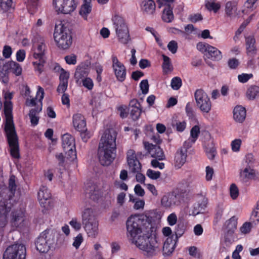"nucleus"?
Listing matches in <instances>:
<instances>
[{
	"label": "nucleus",
	"instance_id": "obj_36",
	"mask_svg": "<svg viewBox=\"0 0 259 259\" xmlns=\"http://www.w3.org/2000/svg\"><path fill=\"white\" fill-rule=\"evenodd\" d=\"M259 94V87L257 85L250 86L246 92L247 99L254 100Z\"/></svg>",
	"mask_w": 259,
	"mask_h": 259
},
{
	"label": "nucleus",
	"instance_id": "obj_56",
	"mask_svg": "<svg viewBox=\"0 0 259 259\" xmlns=\"http://www.w3.org/2000/svg\"><path fill=\"white\" fill-rule=\"evenodd\" d=\"M188 19L192 23H196L203 20V17L200 13L192 14L189 16Z\"/></svg>",
	"mask_w": 259,
	"mask_h": 259
},
{
	"label": "nucleus",
	"instance_id": "obj_4",
	"mask_svg": "<svg viewBox=\"0 0 259 259\" xmlns=\"http://www.w3.org/2000/svg\"><path fill=\"white\" fill-rule=\"evenodd\" d=\"M54 38L58 47L61 49L66 50L72 45V32L69 28L61 25L60 28L56 26Z\"/></svg>",
	"mask_w": 259,
	"mask_h": 259
},
{
	"label": "nucleus",
	"instance_id": "obj_42",
	"mask_svg": "<svg viewBox=\"0 0 259 259\" xmlns=\"http://www.w3.org/2000/svg\"><path fill=\"white\" fill-rule=\"evenodd\" d=\"M36 62H33V64L35 71L38 72V74H41L44 69V64L46 63V59H37Z\"/></svg>",
	"mask_w": 259,
	"mask_h": 259
},
{
	"label": "nucleus",
	"instance_id": "obj_53",
	"mask_svg": "<svg viewBox=\"0 0 259 259\" xmlns=\"http://www.w3.org/2000/svg\"><path fill=\"white\" fill-rule=\"evenodd\" d=\"M251 78H253V74L251 73H242L238 75V80L242 83H246Z\"/></svg>",
	"mask_w": 259,
	"mask_h": 259
},
{
	"label": "nucleus",
	"instance_id": "obj_62",
	"mask_svg": "<svg viewBox=\"0 0 259 259\" xmlns=\"http://www.w3.org/2000/svg\"><path fill=\"white\" fill-rule=\"evenodd\" d=\"M167 48L168 50L170 51L171 52V53H176L178 48V44L177 41L175 40H171L168 44Z\"/></svg>",
	"mask_w": 259,
	"mask_h": 259
},
{
	"label": "nucleus",
	"instance_id": "obj_43",
	"mask_svg": "<svg viewBox=\"0 0 259 259\" xmlns=\"http://www.w3.org/2000/svg\"><path fill=\"white\" fill-rule=\"evenodd\" d=\"M161 204L165 207H170L173 206L172 194H169L168 195L163 196L161 199Z\"/></svg>",
	"mask_w": 259,
	"mask_h": 259
},
{
	"label": "nucleus",
	"instance_id": "obj_61",
	"mask_svg": "<svg viewBox=\"0 0 259 259\" xmlns=\"http://www.w3.org/2000/svg\"><path fill=\"white\" fill-rule=\"evenodd\" d=\"M206 176L205 178L206 181H211L212 176L214 175V169L213 168L209 166H207L206 167Z\"/></svg>",
	"mask_w": 259,
	"mask_h": 259
},
{
	"label": "nucleus",
	"instance_id": "obj_30",
	"mask_svg": "<svg viewBox=\"0 0 259 259\" xmlns=\"http://www.w3.org/2000/svg\"><path fill=\"white\" fill-rule=\"evenodd\" d=\"M62 145L64 150L70 147L74 148L75 145L74 138L70 134H64L62 137Z\"/></svg>",
	"mask_w": 259,
	"mask_h": 259
},
{
	"label": "nucleus",
	"instance_id": "obj_8",
	"mask_svg": "<svg viewBox=\"0 0 259 259\" xmlns=\"http://www.w3.org/2000/svg\"><path fill=\"white\" fill-rule=\"evenodd\" d=\"M196 105L203 113H209L212 108V103L207 93L203 90L197 89L194 94Z\"/></svg>",
	"mask_w": 259,
	"mask_h": 259
},
{
	"label": "nucleus",
	"instance_id": "obj_1",
	"mask_svg": "<svg viewBox=\"0 0 259 259\" xmlns=\"http://www.w3.org/2000/svg\"><path fill=\"white\" fill-rule=\"evenodd\" d=\"M153 219L151 216L144 214L130 216L126 221L127 236L133 240L144 254L148 257H152L157 254L158 246L156 240V228L152 224Z\"/></svg>",
	"mask_w": 259,
	"mask_h": 259
},
{
	"label": "nucleus",
	"instance_id": "obj_58",
	"mask_svg": "<svg viewBox=\"0 0 259 259\" xmlns=\"http://www.w3.org/2000/svg\"><path fill=\"white\" fill-rule=\"evenodd\" d=\"M66 63L68 65H75L77 63V56L74 54L71 55L66 56L64 57Z\"/></svg>",
	"mask_w": 259,
	"mask_h": 259
},
{
	"label": "nucleus",
	"instance_id": "obj_44",
	"mask_svg": "<svg viewBox=\"0 0 259 259\" xmlns=\"http://www.w3.org/2000/svg\"><path fill=\"white\" fill-rule=\"evenodd\" d=\"M171 124L173 127H176V130L178 132H183L186 129L187 126V123L185 121H173Z\"/></svg>",
	"mask_w": 259,
	"mask_h": 259
},
{
	"label": "nucleus",
	"instance_id": "obj_55",
	"mask_svg": "<svg viewBox=\"0 0 259 259\" xmlns=\"http://www.w3.org/2000/svg\"><path fill=\"white\" fill-rule=\"evenodd\" d=\"M69 78V72L65 71V70L63 68L61 71L60 74L59 75V81L68 83Z\"/></svg>",
	"mask_w": 259,
	"mask_h": 259
},
{
	"label": "nucleus",
	"instance_id": "obj_15",
	"mask_svg": "<svg viewBox=\"0 0 259 259\" xmlns=\"http://www.w3.org/2000/svg\"><path fill=\"white\" fill-rule=\"evenodd\" d=\"M126 159L127 165L129 166V170L133 173L141 171L142 165L138 160L136 151L132 149H130L126 153Z\"/></svg>",
	"mask_w": 259,
	"mask_h": 259
},
{
	"label": "nucleus",
	"instance_id": "obj_20",
	"mask_svg": "<svg viewBox=\"0 0 259 259\" xmlns=\"http://www.w3.org/2000/svg\"><path fill=\"white\" fill-rule=\"evenodd\" d=\"M90 68L87 63L82 62L76 66L74 78L77 83L82 82L84 78L90 74Z\"/></svg>",
	"mask_w": 259,
	"mask_h": 259
},
{
	"label": "nucleus",
	"instance_id": "obj_46",
	"mask_svg": "<svg viewBox=\"0 0 259 259\" xmlns=\"http://www.w3.org/2000/svg\"><path fill=\"white\" fill-rule=\"evenodd\" d=\"M199 133L200 128L199 126L195 125L192 127L190 131V136L193 143L195 142L197 140Z\"/></svg>",
	"mask_w": 259,
	"mask_h": 259
},
{
	"label": "nucleus",
	"instance_id": "obj_63",
	"mask_svg": "<svg viewBox=\"0 0 259 259\" xmlns=\"http://www.w3.org/2000/svg\"><path fill=\"white\" fill-rule=\"evenodd\" d=\"M140 87L143 94H147L149 91L148 80L147 79L142 80Z\"/></svg>",
	"mask_w": 259,
	"mask_h": 259
},
{
	"label": "nucleus",
	"instance_id": "obj_5",
	"mask_svg": "<svg viewBox=\"0 0 259 259\" xmlns=\"http://www.w3.org/2000/svg\"><path fill=\"white\" fill-rule=\"evenodd\" d=\"M82 222L89 237L95 238L98 234V222L92 209L87 208L82 214Z\"/></svg>",
	"mask_w": 259,
	"mask_h": 259
},
{
	"label": "nucleus",
	"instance_id": "obj_41",
	"mask_svg": "<svg viewBox=\"0 0 259 259\" xmlns=\"http://www.w3.org/2000/svg\"><path fill=\"white\" fill-rule=\"evenodd\" d=\"M92 11V6L91 3H86L82 5L80 10H79V14L83 17L87 18L88 14H90Z\"/></svg>",
	"mask_w": 259,
	"mask_h": 259
},
{
	"label": "nucleus",
	"instance_id": "obj_45",
	"mask_svg": "<svg viewBox=\"0 0 259 259\" xmlns=\"http://www.w3.org/2000/svg\"><path fill=\"white\" fill-rule=\"evenodd\" d=\"M253 227V224L251 222H246L242 224V226L240 228L241 233L243 234H246L250 232Z\"/></svg>",
	"mask_w": 259,
	"mask_h": 259
},
{
	"label": "nucleus",
	"instance_id": "obj_40",
	"mask_svg": "<svg viewBox=\"0 0 259 259\" xmlns=\"http://www.w3.org/2000/svg\"><path fill=\"white\" fill-rule=\"evenodd\" d=\"M142 112V109L141 106H135L132 108L130 112L131 117L133 118V120L136 121L140 117L141 113Z\"/></svg>",
	"mask_w": 259,
	"mask_h": 259
},
{
	"label": "nucleus",
	"instance_id": "obj_21",
	"mask_svg": "<svg viewBox=\"0 0 259 259\" xmlns=\"http://www.w3.org/2000/svg\"><path fill=\"white\" fill-rule=\"evenodd\" d=\"M237 228V218L232 216L225 224V238L226 241L230 237H232Z\"/></svg>",
	"mask_w": 259,
	"mask_h": 259
},
{
	"label": "nucleus",
	"instance_id": "obj_51",
	"mask_svg": "<svg viewBox=\"0 0 259 259\" xmlns=\"http://www.w3.org/2000/svg\"><path fill=\"white\" fill-rule=\"evenodd\" d=\"M146 175L151 179L156 180L160 178L161 172L158 171H154V170L151 169H148L146 172Z\"/></svg>",
	"mask_w": 259,
	"mask_h": 259
},
{
	"label": "nucleus",
	"instance_id": "obj_2",
	"mask_svg": "<svg viewBox=\"0 0 259 259\" xmlns=\"http://www.w3.org/2000/svg\"><path fill=\"white\" fill-rule=\"evenodd\" d=\"M117 133L114 130H106L99 142L98 157L100 163L104 166L113 162L116 149V139Z\"/></svg>",
	"mask_w": 259,
	"mask_h": 259
},
{
	"label": "nucleus",
	"instance_id": "obj_3",
	"mask_svg": "<svg viewBox=\"0 0 259 259\" xmlns=\"http://www.w3.org/2000/svg\"><path fill=\"white\" fill-rule=\"evenodd\" d=\"M59 232L55 230L47 229L42 232L35 240V247L40 252H47L55 244Z\"/></svg>",
	"mask_w": 259,
	"mask_h": 259
},
{
	"label": "nucleus",
	"instance_id": "obj_31",
	"mask_svg": "<svg viewBox=\"0 0 259 259\" xmlns=\"http://www.w3.org/2000/svg\"><path fill=\"white\" fill-rule=\"evenodd\" d=\"M142 9L148 14H153L156 10L155 2L153 0H145L142 3Z\"/></svg>",
	"mask_w": 259,
	"mask_h": 259
},
{
	"label": "nucleus",
	"instance_id": "obj_6",
	"mask_svg": "<svg viewBox=\"0 0 259 259\" xmlns=\"http://www.w3.org/2000/svg\"><path fill=\"white\" fill-rule=\"evenodd\" d=\"M112 20L119 41L123 44H128L130 40V35L124 19L123 17L115 14L112 17Z\"/></svg>",
	"mask_w": 259,
	"mask_h": 259
},
{
	"label": "nucleus",
	"instance_id": "obj_29",
	"mask_svg": "<svg viewBox=\"0 0 259 259\" xmlns=\"http://www.w3.org/2000/svg\"><path fill=\"white\" fill-rule=\"evenodd\" d=\"M237 2L236 1L227 2L225 5V13L227 17L232 18L237 14Z\"/></svg>",
	"mask_w": 259,
	"mask_h": 259
},
{
	"label": "nucleus",
	"instance_id": "obj_33",
	"mask_svg": "<svg viewBox=\"0 0 259 259\" xmlns=\"http://www.w3.org/2000/svg\"><path fill=\"white\" fill-rule=\"evenodd\" d=\"M161 17L164 22L166 23L171 22L174 18L172 8L171 7V6L165 7L163 11Z\"/></svg>",
	"mask_w": 259,
	"mask_h": 259
},
{
	"label": "nucleus",
	"instance_id": "obj_35",
	"mask_svg": "<svg viewBox=\"0 0 259 259\" xmlns=\"http://www.w3.org/2000/svg\"><path fill=\"white\" fill-rule=\"evenodd\" d=\"M163 57V63L162 67L163 69V72L165 74H167L169 72H171L173 70L172 65L171 64V61L168 56L162 55Z\"/></svg>",
	"mask_w": 259,
	"mask_h": 259
},
{
	"label": "nucleus",
	"instance_id": "obj_22",
	"mask_svg": "<svg viewBox=\"0 0 259 259\" xmlns=\"http://www.w3.org/2000/svg\"><path fill=\"white\" fill-rule=\"evenodd\" d=\"M72 124L74 129L79 132L87 130V121L81 114L76 113L73 115Z\"/></svg>",
	"mask_w": 259,
	"mask_h": 259
},
{
	"label": "nucleus",
	"instance_id": "obj_7",
	"mask_svg": "<svg viewBox=\"0 0 259 259\" xmlns=\"http://www.w3.org/2000/svg\"><path fill=\"white\" fill-rule=\"evenodd\" d=\"M16 177L11 175L9 179L8 187H0V201H7L13 206V197L16 193Z\"/></svg>",
	"mask_w": 259,
	"mask_h": 259
},
{
	"label": "nucleus",
	"instance_id": "obj_27",
	"mask_svg": "<svg viewBox=\"0 0 259 259\" xmlns=\"http://www.w3.org/2000/svg\"><path fill=\"white\" fill-rule=\"evenodd\" d=\"M246 116V110L245 108L241 105L236 106L233 109V118L235 121L238 123H242L245 120Z\"/></svg>",
	"mask_w": 259,
	"mask_h": 259
},
{
	"label": "nucleus",
	"instance_id": "obj_37",
	"mask_svg": "<svg viewBox=\"0 0 259 259\" xmlns=\"http://www.w3.org/2000/svg\"><path fill=\"white\" fill-rule=\"evenodd\" d=\"M250 221L254 225L258 224L259 222V200L257 201L256 206L252 210L250 217Z\"/></svg>",
	"mask_w": 259,
	"mask_h": 259
},
{
	"label": "nucleus",
	"instance_id": "obj_64",
	"mask_svg": "<svg viewBox=\"0 0 259 259\" xmlns=\"http://www.w3.org/2000/svg\"><path fill=\"white\" fill-rule=\"evenodd\" d=\"M83 240V237L82 236L81 234H78L76 237H75L74 239V242L72 245L76 249L79 248L80 245Z\"/></svg>",
	"mask_w": 259,
	"mask_h": 259
},
{
	"label": "nucleus",
	"instance_id": "obj_57",
	"mask_svg": "<svg viewBox=\"0 0 259 259\" xmlns=\"http://www.w3.org/2000/svg\"><path fill=\"white\" fill-rule=\"evenodd\" d=\"M186 227L183 224H178L176 228V234L177 237H180L184 234Z\"/></svg>",
	"mask_w": 259,
	"mask_h": 259
},
{
	"label": "nucleus",
	"instance_id": "obj_50",
	"mask_svg": "<svg viewBox=\"0 0 259 259\" xmlns=\"http://www.w3.org/2000/svg\"><path fill=\"white\" fill-rule=\"evenodd\" d=\"M230 195L232 199L235 200L239 196V190L236 185L232 184L230 187Z\"/></svg>",
	"mask_w": 259,
	"mask_h": 259
},
{
	"label": "nucleus",
	"instance_id": "obj_47",
	"mask_svg": "<svg viewBox=\"0 0 259 259\" xmlns=\"http://www.w3.org/2000/svg\"><path fill=\"white\" fill-rule=\"evenodd\" d=\"M182 85V78L179 77H174L171 80V87L173 90H178Z\"/></svg>",
	"mask_w": 259,
	"mask_h": 259
},
{
	"label": "nucleus",
	"instance_id": "obj_38",
	"mask_svg": "<svg viewBox=\"0 0 259 259\" xmlns=\"http://www.w3.org/2000/svg\"><path fill=\"white\" fill-rule=\"evenodd\" d=\"M172 201L173 206H179L181 203L184 202V193H180L178 194L172 193Z\"/></svg>",
	"mask_w": 259,
	"mask_h": 259
},
{
	"label": "nucleus",
	"instance_id": "obj_16",
	"mask_svg": "<svg viewBox=\"0 0 259 259\" xmlns=\"http://www.w3.org/2000/svg\"><path fill=\"white\" fill-rule=\"evenodd\" d=\"M12 206L7 201H0V233L3 234L4 228L7 224L8 214Z\"/></svg>",
	"mask_w": 259,
	"mask_h": 259
},
{
	"label": "nucleus",
	"instance_id": "obj_12",
	"mask_svg": "<svg viewBox=\"0 0 259 259\" xmlns=\"http://www.w3.org/2000/svg\"><path fill=\"white\" fill-rule=\"evenodd\" d=\"M53 5L58 13L69 14L77 7V0H53Z\"/></svg>",
	"mask_w": 259,
	"mask_h": 259
},
{
	"label": "nucleus",
	"instance_id": "obj_25",
	"mask_svg": "<svg viewBox=\"0 0 259 259\" xmlns=\"http://www.w3.org/2000/svg\"><path fill=\"white\" fill-rule=\"evenodd\" d=\"M24 212L21 209L13 210L11 212L10 224L13 227H18L21 222L23 221Z\"/></svg>",
	"mask_w": 259,
	"mask_h": 259
},
{
	"label": "nucleus",
	"instance_id": "obj_10",
	"mask_svg": "<svg viewBox=\"0 0 259 259\" xmlns=\"http://www.w3.org/2000/svg\"><path fill=\"white\" fill-rule=\"evenodd\" d=\"M7 142L10 148V155L15 158L20 157V150L18 143V136L16 130L5 132Z\"/></svg>",
	"mask_w": 259,
	"mask_h": 259
},
{
	"label": "nucleus",
	"instance_id": "obj_39",
	"mask_svg": "<svg viewBox=\"0 0 259 259\" xmlns=\"http://www.w3.org/2000/svg\"><path fill=\"white\" fill-rule=\"evenodd\" d=\"M66 154V157L67 159L70 161H73L77 158V153L75 148V145H74V148H69L64 150Z\"/></svg>",
	"mask_w": 259,
	"mask_h": 259
},
{
	"label": "nucleus",
	"instance_id": "obj_19",
	"mask_svg": "<svg viewBox=\"0 0 259 259\" xmlns=\"http://www.w3.org/2000/svg\"><path fill=\"white\" fill-rule=\"evenodd\" d=\"M240 178L241 181L244 183L250 181H258V173L256 172L255 169L251 168L250 165H247L244 169L240 171Z\"/></svg>",
	"mask_w": 259,
	"mask_h": 259
},
{
	"label": "nucleus",
	"instance_id": "obj_48",
	"mask_svg": "<svg viewBox=\"0 0 259 259\" xmlns=\"http://www.w3.org/2000/svg\"><path fill=\"white\" fill-rule=\"evenodd\" d=\"M13 5V0H0V7L5 12L11 9Z\"/></svg>",
	"mask_w": 259,
	"mask_h": 259
},
{
	"label": "nucleus",
	"instance_id": "obj_23",
	"mask_svg": "<svg viewBox=\"0 0 259 259\" xmlns=\"http://www.w3.org/2000/svg\"><path fill=\"white\" fill-rule=\"evenodd\" d=\"M187 150L185 148L178 149L176 151L174 158L175 166L177 168H180L184 165L187 160Z\"/></svg>",
	"mask_w": 259,
	"mask_h": 259
},
{
	"label": "nucleus",
	"instance_id": "obj_52",
	"mask_svg": "<svg viewBox=\"0 0 259 259\" xmlns=\"http://www.w3.org/2000/svg\"><path fill=\"white\" fill-rule=\"evenodd\" d=\"M207 9L209 11H213L214 13H217L220 10L221 5L215 2H211L206 4Z\"/></svg>",
	"mask_w": 259,
	"mask_h": 259
},
{
	"label": "nucleus",
	"instance_id": "obj_18",
	"mask_svg": "<svg viewBox=\"0 0 259 259\" xmlns=\"http://www.w3.org/2000/svg\"><path fill=\"white\" fill-rule=\"evenodd\" d=\"M144 147L148 153L150 154L151 156L155 158L158 160H163L165 159V155L163 150L158 145L150 144L148 142H144Z\"/></svg>",
	"mask_w": 259,
	"mask_h": 259
},
{
	"label": "nucleus",
	"instance_id": "obj_59",
	"mask_svg": "<svg viewBox=\"0 0 259 259\" xmlns=\"http://www.w3.org/2000/svg\"><path fill=\"white\" fill-rule=\"evenodd\" d=\"M240 64L239 60L236 58L230 59L228 61V65L232 69H235L238 68Z\"/></svg>",
	"mask_w": 259,
	"mask_h": 259
},
{
	"label": "nucleus",
	"instance_id": "obj_49",
	"mask_svg": "<svg viewBox=\"0 0 259 259\" xmlns=\"http://www.w3.org/2000/svg\"><path fill=\"white\" fill-rule=\"evenodd\" d=\"M82 84L84 88L88 89V90H92L94 83L92 78L87 76L85 78L82 80Z\"/></svg>",
	"mask_w": 259,
	"mask_h": 259
},
{
	"label": "nucleus",
	"instance_id": "obj_13",
	"mask_svg": "<svg viewBox=\"0 0 259 259\" xmlns=\"http://www.w3.org/2000/svg\"><path fill=\"white\" fill-rule=\"evenodd\" d=\"M112 69L117 80L120 82L125 80L126 76V69L123 63L119 62L118 57L112 56Z\"/></svg>",
	"mask_w": 259,
	"mask_h": 259
},
{
	"label": "nucleus",
	"instance_id": "obj_54",
	"mask_svg": "<svg viewBox=\"0 0 259 259\" xmlns=\"http://www.w3.org/2000/svg\"><path fill=\"white\" fill-rule=\"evenodd\" d=\"M242 141L240 139H236L231 142L232 150L234 152L240 151Z\"/></svg>",
	"mask_w": 259,
	"mask_h": 259
},
{
	"label": "nucleus",
	"instance_id": "obj_24",
	"mask_svg": "<svg viewBox=\"0 0 259 259\" xmlns=\"http://www.w3.org/2000/svg\"><path fill=\"white\" fill-rule=\"evenodd\" d=\"M245 46L247 55L251 57H254L257 53V49L255 46V38L253 35H249L245 37Z\"/></svg>",
	"mask_w": 259,
	"mask_h": 259
},
{
	"label": "nucleus",
	"instance_id": "obj_26",
	"mask_svg": "<svg viewBox=\"0 0 259 259\" xmlns=\"http://www.w3.org/2000/svg\"><path fill=\"white\" fill-rule=\"evenodd\" d=\"M46 50V45L45 44L44 37H40L39 42L37 44V47L35 49L33 57L35 59H45V51Z\"/></svg>",
	"mask_w": 259,
	"mask_h": 259
},
{
	"label": "nucleus",
	"instance_id": "obj_11",
	"mask_svg": "<svg viewBox=\"0 0 259 259\" xmlns=\"http://www.w3.org/2000/svg\"><path fill=\"white\" fill-rule=\"evenodd\" d=\"M197 48L205 56L212 60L218 61L222 59V54L217 48L210 46L206 43L199 42L197 44Z\"/></svg>",
	"mask_w": 259,
	"mask_h": 259
},
{
	"label": "nucleus",
	"instance_id": "obj_17",
	"mask_svg": "<svg viewBox=\"0 0 259 259\" xmlns=\"http://www.w3.org/2000/svg\"><path fill=\"white\" fill-rule=\"evenodd\" d=\"M13 106L11 102H6L4 105V113L5 114L6 123L5 126V132L16 130L13 122L12 114Z\"/></svg>",
	"mask_w": 259,
	"mask_h": 259
},
{
	"label": "nucleus",
	"instance_id": "obj_34",
	"mask_svg": "<svg viewBox=\"0 0 259 259\" xmlns=\"http://www.w3.org/2000/svg\"><path fill=\"white\" fill-rule=\"evenodd\" d=\"M9 70L16 76H19L22 74V68L20 64L11 60L8 62Z\"/></svg>",
	"mask_w": 259,
	"mask_h": 259
},
{
	"label": "nucleus",
	"instance_id": "obj_14",
	"mask_svg": "<svg viewBox=\"0 0 259 259\" xmlns=\"http://www.w3.org/2000/svg\"><path fill=\"white\" fill-rule=\"evenodd\" d=\"M38 199L41 207L49 209L52 206L51 193L46 186L42 185L38 191Z\"/></svg>",
	"mask_w": 259,
	"mask_h": 259
},
{
	"label": "nucleus",
	"instance_id": "obj_60",
	"mask_svg": "<svg viewBox=\"0 0 259 259\" xmlns=\"http://www.w3.org/2000/svg\"><path fill=\"white\" fill-rule=\"evenodd\" d=\"M178 221L177 216L175 212L171 213L167 218V221L169 225L174 226L176 224Z\"/></svg>",
	"mask_w": 259,
	"mask_h": 259
},
{
	"label": "nucleus",
	"instance_id": "obj_32",
	"mask_svg": "<svg viewBox=\"0 0 259 259\" xmlns=\"http://www.w3.org/2000/svg\"><path fill=\"white\" fill-rule=\"evenodd\" d=\"M41 110V108H39L38 107L32 108L30 110L29 116L30 118V123L32 126H35L38 124L39 118L37 115L39 114Z\"/></svg>",
	"mask_w": 259,
	"mask_h": 259
},
{
	"label": "nucleus",
	"instance_id": "obj_28",
	"mask_svg": "<svg viewBox=\"0 0 259 259\" xmlns=\"http://www.w3.org/2000/svg\"><path fill=\"white\" fill-rule=\"evenodd\" d=\"M4 59H0V80L5 83L9 81V66L8 63H4Z\"/></svg>",
	"mask_w": 259,
	"mask_h": 259
},
{
	"label": "nucleus",
	"instance_id": "obj_9",
	"mask_svg": "<svg viewBox=\"0 0 259 259\" xmlns=\"http://www.w3.org/2000/svg\"><path fill=\"white\" fill-rule=\"evenodd\" d=\"M26 247L22 244H14L7 247L3 259H25Z\"/></svg>",
	"mask_w": 259,
	"mask_h": 259
}]
</instances>
